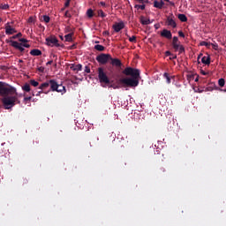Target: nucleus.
I'll return each mask as SVG.
<instances>
[{
  "label": "nucleus",
  "mask_w": 226,
  "mask_h": 226,
  "mask_svg": "<svg viewBox=\"0 0 226 226\" xmlns=\"http://www.w3.org/2000/svg\"><path fill=\"white\" fill-rule=\"evenodd\" d=\"M0 96L4 97L2 103L5 109H11L19 102L16 88L3 81H0Z\"/></svg>",
  "instance_id": "obj_1"
},
{
  "label": "nucleus",
  "mask_w": 226,
  "mask_h": 226,
  "mask_svg": "<svg viewBox=\"0 0 226 226\" xmlns=\"http://www.w3.org/2000/svg\"><path fill=\"white\" fill-rule=\"evenodd\" d=\"M122 73L131 78L120 79L119 82L128 87H135L139 83L140 71L139 69H133V67L128 66L122 71Z\"/></svg>",
  "instance_id": "obj_2"
},
{
  "label": "nucleus",
  "mask_w": 226,
  "mask_h": 226,
  "mask_svg": "<svg viewBox=\"0 0 226 226\" xmlns=\"http://www.w3.org/2000/svg\"><path fill=\"white\" fill-rule=\"evenodd\" d=\"M98 79L103 87L111 84V80L102 67L98 69Z\"/></svg>",
  "instance_id": "obj_3"
},
{
  "label": "nucleus",
  "mask_w": 226,
  "mask_h": 226,
  "mask_svg": "<svg viewBox=\"0 0 226 226\" xmlns=\"http://www.w3.org/2000/svg\"><path fill=\"white\" fill-rule=\"evenodd\" d=\"M50 91H56V93H66V88L62 84H58L55 79H50Z\"/></svg>",
  "instance_id": "obj_4"
},
{
  "label": "nucleus",
  "mask_w": 226,
  "mask_h": 226,
  "mask_svg": "<svg viewBox=\"0 0 226 226\" xmlns=\"http://www.w3.org/2000/svg\"><path fill=\"white\" fill-rule=\"evenodd\" d=\"M172 47L175 52H179V55L185 54V49L183 45L180 44L178 38L174 36L172 40Z\"/></svg>",
  "instance_id": "obj_5"
},
{
  "label": "nucleus",
  "mask_w": 226,
  "mask_h": 226,
  "mask_svg": "<svg viewBox=\"0 0 226 226\" xmlns=\"http://www.w3.org/2000/svg\"><path fill=\"white\" fill-rule=\"evenodd\" d=\"M7 42H11V45L14 49H17V50H20L21 53L25 52V49H30V44H27V43H19V42L15 41H9Z\"/></svg>",
  "instance_id": "obj_6"
},
{
  "label": "nucleus",
  "mask_w": 226,
  "mask_h": 226,
  "mask_svg": "<svg viewBox=\"0 0 226 226\" xmlns=\"http://www.w3.org/2000/svg\"><path fill=\"white\" fill-rule=\"evenodd\" d=\"M58 40L55 36L46 38V44L49 47H61L64 49V45L58 43Z\"/></svg>",
  "instance_id": "obj_7"
},
{
  "label": "nucleus",
  "mask_w": 226,
  "mask_h": 226,
  "mask_svg": "<svg viewBox=\"0 0 226 226\" xmlns=\"http://www.w3.org/2000/svg\"><path fill=\"white\" fill-rule=\"evenodd\" d=\"M111 59V56L109 54H101L97 56L96 60L99 64H106Z\"/></svg>",
  "instance_id": "obj_8"
},
{
  "label": "nucleus",
  "mask_w": 226,
  "mask_h": 226,
  "mask_svg": "<svg viewBox=\"0 0 226 226\" xmlns=\"http://www.w3.org/2000/svg\"><path fill=\"white\" fill-rule=\"evenodd\" d=\"M125 27V24L124 21H120V22H115L112 25V28L116 33H119L120 31H122L123 29H124Z\"/></svg>",
  "instance_id": "obj_9"
},
{
  "label": "nucleus",
  "mask_w": 226,
  "mask_h": 226,
  "mask_svg": "<svg viewBox=\"0 0 226 226\" xmlns=\"http://www.w3.org/2000/svg\"><path fill=\"white\" fill-rule=\"evenodd\" d=\"M166 24H167V26H170L173 28L177 27V23L175 21L174 14H170V16L167 17Z\"/></svg>",
  "instance_id": "obj_10"
},
{
  "label": "nucleus",
  "mask_w": 226,
  "mask_h": 226,
  "mask_svg": "<svg viewBox=\"0 0 226 226\" xmlns=\"http://www.w3.org/2000/svg\"><path fill=\"white\" fill-rule=\"evenodd\" d=\"M16 33H17V31L11 26V23L7 22L5 24V34L7 35H11V34H16Z\"/></svg>",
  "instance_id": "obj_11"
},
{
  "label": "nucleus",
  "mask_w": 226,
  "mask_h": 226,
  "mask_svg": "<svg viewBox=\"0 0 226 226\" xmlns=\"http://www.w3.org/2000/svg\"><path fill=\"white\" fill-rule=\"evenodd\" d=\"M109 60H110V64L113 66L122 67L123 65L122 61L118 58H113L112 56H110Z\"/></svg>",
  "instance_id": "obj_12"
},
{
  "label": "nucleus",
  "mask_w": 226,
  "mask_h": 226,
  "mask_svg": "<svg viewBox=\"0 0 226 226\" xmlns=\"http://www.w3.org/2000/svg\"><path fill=\"white\" fill-rule=\"evenodd\" d=\"M161 37H164L168 40H171L172 39V33L170 31H169L168 29H163L161 33H160Z\"/></svg>",
  "instance_id": "obj_13"
},
{
  "label": "nucleus",
  "mask_w": 226,
  "mask_h": 226,
  "mask_svg": "<svg viewBox=\"0 0 226 226\" xmlns=\"http://www.w3.org/2000/svg\"><path fill=\"white\" fill-rule=\"evenodd\" d=\"M70 69L73 72H81L82 69H83V65L81 64H70Z\"/></svg>",
  "instance_id": "obj_14"
},
{
  "label": "nucleus",
  "mask_w": 226,
  "mask_h": 226,
  "mask_svg": "<svg viewBox=\"0 0 226 226\" xmlns=\"http://www.w3.org/2000/svg\"><path fill=\"white\" fill-rule=\"evenodd\" d=\"M165 3L161 0L160 2H158L157 0L154 1V8L162 10L164 6Z\"/></svg>",
  "instance_id": "obj_15"
},
{
  "label": "nucleus",
  "mask_w": 226,
  "mask_h": 226,
  "mask_svg": "<svg viewBox=\"0 0 226 226\" xmlns=\"http://www.w3.org/2000/svg\"><path fill=\"white\" fill-rule=\"evenodd\" d=\"M30 55L33 56H42V51L38 49H34L30 50Z\"/></svg>",
  "instance_id": "obj_16"
},
{
  "label": "nucleus",
  "mask_w": 226,
  "mask_h": 226,
  "mask_svg": "<svg viewBox=\"0 0 226 226\" xmlns=\"http://www.w3.org/2000/svg\"><path fill=\"white\" fill-rule=\"evenodd\" d=\"M50 87V80L48 82H44L41 85H40L39 89L43 93L47 91V88Z\"/></svg>",
  "instance_id": "obj_17"
},
{
  "label": "nucleus",
  "mask_w": 226,
  "mask_h": 226,
  "mask_svg": "<svg viewBox=\"0 0 226 226\" xmlns=\"http://www.w3.org/2000/svg\"><path fill=\"white\" fill-rule=\"evenodd\" d=\"M201 63L206 65H209L211 64V57L209 56H204L201 58Z\"/></svg>",
  "instance_id": "obj_18"
},
{
  "label": "nucleus",
  "mask_w": 226,
  "mask_h": 226,
  "mask_svg": "<svg viewBox=\"0 0 226 226\" xmlns=\"http://www.w3.org/2000/svg\"><path fill=\"white\" fill-rule=\"evenodd\" d=\"M140 22L144 26H147L151 24V19H146L145 17H141Z\"/></svg>",
  "instance_id": "obj_19"
},
{
  "label": "nucleus",
  "mask_w": 226,
  "mask_h": 226,
  "mask_svg": "<svg viewBox=\"0 0 226 226\" xmlns=\"http://www.w3.org/2000/svg\"><path fill=\"white\" fill-rule=\"evenodd\" d=\"M177 19L181 21V22H187L188 18L185 16V14L183 13H179L177 15Z\"/></svg>",
  "instance_id": "obj_20"
},
{
  "label": "nucleus",
  "mask_w": 226,
  "mask_h": 226,
  "mask_svg": "<svg viewBox=\"0 0 226 226\" xmlns=\"http://www.w3.org/2000/svg\"><path fill=\"white\" fill-rule=\"evenodd\" d=\"M74 35V33H70L67 35L64 36L65 41L72 42L73 41L72 37Z\"/></svg>",
  "instance_id": "obj_21"
},
{
  "label": "nucleus",
  "mask_w": 226,
  "mask_h": 226,
  "mask_svg": "<svg viewBox=\"0 0 226 226\" xmlns=\"http://www.w3.org/2000/svg\"><path fill=\"white\" fill-rule=\"evenodd\" d=\"M22 88H23V91H25L26 93H30V91H31V86H30V84H28V83H26V84L22 87Z\"/></svg>",
  "instance_id": "obj_22"
},
{
  "label": "nucleus",
  "mask_w": 226,
  "mask_h": 226,
  "mask_svg": "<svg viewBox=\"0 0 226 226\" xmlns=\"http://www.w3.org/2000/svg\"><path fill=\"white\" fill-rule=\"evenodd\" d=\"M95 50H99V52H103V50H105L104 46L97 44L94 46Z\"/></svg>",
  "instance_id": "obj_23"
},
{
  "label": "nucleus",
  "mask_w": 226,
  "mask_h": 226,
  "mask_svg": "<svg viewBox=\"0 0 226 226\" xmlns=\"http://www.w3.org/2000/svg\"><path fill=\"white\" fill-rule=\"evenodd\" d=\"M10 5L8 4H0V10L2 11H7L9 10Z\"/></svg>",
  "instance_id": "obj_24"
},
{
  "label": "nucleus",
  "mask_w": 226,
  "mask_h": 226,
  "mask_svg": "<svg viewBox=\"0 0 226 226\" xmlns=\"http://www.w3.org/2000/svg\"><path fill=\"white\" fill-rule=\"evenodd\" d=\"M135 9L137 10H141V11H145L146 9V4H136L134 6Z\"/></svg>",
  "instance_id": "obj_25"
},
{
  "label": "nucleus",
  "mask_w": 226,
  "mask_h": 226,
  "mask_svg": "<svg viewBox=\"0 0 226 226\" xmlns=\"http://www.w3.org/2000/svg\"><path fill=\"white\" fill-rule=\"evenodd\" d=\"M163 78L166 79L167 84H170L171 80H170V75L169 73L165 72L163 74Z\"/></svg>",
  "instance_id": "obj_26"
},
{
  "label": "nucleus",
  "mask_w": 226,
  "mask_h": 226,
  "mask_svg": "<svg viewBox=\"0 0 226 226\" xmlns=\"http://www.w3.org/2000/svg\"><path fill=\"white\" fill-rule=\"evenodd\" d=\"M98 17H101L102 19L107 17V14L102 10H98Z\"/></svg>",
  "instance_id": "obj_27"
},
{
  "label": "nucleus",
  "mask_w": 226,
  "mask_h": 226,
  "mask_svg": "<svg viewBox=\"0 0 226 226\" xmlns=\"http://www.w3.org/2000/svg\"><path fill=\"white\" fill-rule=\"evenodd\" d=\"M87 16L88 19H92L94 17V11L92 9H88L87 11Z\"/></svg>",
  "instance_id": "obj_28"
},
{
  "label": "nucleus",
  "mask_w": 226,
  "mask_h": 226,
  "mask_svg": "<svg viewBox=\"0 0 226 226\" xmlns=\"http://www.w3.org/2000/svg\"><path fill=\"white\" fill-rule=\"evenodd\" d=\"M50 17L48 15H43L41 21L45 22L46 24L49 23Z\"/></svg>",
  "instance_id": "obj_29"
},
{
  "label": "nucleus",
  "mask_w": 226,
  "mask_h": 226,
  "mask_svg": "<svg viewBox=\"0 0 226 226\" xmlns=\"http://www.w3.org/2000/svg\"><path fill=\"white\" fill-rule=\"evenodd\" d=\"M200 46H206L207 49H210L212 43L207 42V41H201V42L200 43Z\"/></svg>",
  "instance_id": "obj_30"
},
{
  "label": "nucleus",
  "mask_w": 226,
  "mask_h": 226,
  "mask_svg": "<svg viewBox=\"0 0 226 226\" xmlns=\"http://www.w3.org/2000/svg\"><path fill=\"white\" fill-rule=\"evenodd\" d=\"M218 84H219V86H220L221 87H222L225 85V80H224V79H220L218 80Z\"/></svg>",
  "instance_id": "obj_31"
},
{
  "label": "nucleus",
  "mask_w": 226,
  "mask_h": 226,
  "mask_svg": "<svg viewBox=\"0 0 226 226\" xmlns=\"http://www.w3.org/2000/svg\"><path fill=\"white\" fill-rule=\"evenodd\" d=\"M30 84L34 87H38L39 86V82L35 81L34 79H31L30 80Z\"/></svg>",
  "instance_id": "obj_32"
},
{
  "label": "nucleus",
  "mask_w": 226,
  "mask_h": 226,
  "mask_svg": "<svg viewBox=\"0 0 226 226\" xmlns=\"http://www.w3.org/2000/svg\"><path fill=\"white\" fill-rule=\"evenodd\" d=\"M32 101V96H27L25 97V99H23V102H25V104H27V102H31Z\"/></svg>",
  "instance_id": "obj_33"
},
{
  "label": "nucleus",
  "mask_w": 226,
  "mask_h": 226,
  "mask_svg": "<svg viewBox=\"0 0 226 226\" xmlns=\"http://www.w3.org/2000/svg\"><path fill=\"white\" fill-rule=\"evenodd\" d=\"M35 22V19L34 17H29L27 19V23L32 24Z\"/></svg>",
  "instance_id": "obj_34"
},
{
  "label": "nucleus",
  "mask_w": 226,
  "mask_h": 226,
  "mask_svg": "<svg viewBox=\"0 0 226 226\" xmlns=\"http://www.w3.org/2000/svg\"><path fill=\"white\" fill-rule=\"evenodd\" d=\"M140 3V4H147L149 3V0H135Z\"/></svg>",
  "instance_id": "obj_35"
},
{
  "label": "nucleus",
  "mask_w": 226,
  "mask_h": 226,
  "mask_svg": "<svg viewBox=\"0 0 226 226\" xmlns=\"http://www.w3.org/2000/svg\"><path fill=\"white\" fill-rule=\"evenodd\" d=\"M129 41H131V42H136L137 41V40H136V36H132V37H129Z\"/></svg>",
  "instance_id": "obj_36"
},
{
  "label": "nucleus",
  "mask_w": 226,
  "mask_h": 226,
  "mask_svg": "<svg viewBox=\"0 0 226 226\" xmlns=\"http://www.w3.org/2000/svg\"><path fill=\"white\" fill-rule=\"evenodd\" d=\"M109 76H110L111 79L115 78V73H114L112 69H109Z\"/></svg>",
  "instance_id": "obj_37"
},
{
  "label": "nucleus",
  "mask_w": 226,
  "mask_h": 226,
  "mask_svg": "<svg viewBox=\"0 0 226 226\" xmlns=\"http://www.w3.org/2000/svg\"><path fill=\"white\" fill-rule=\"evenodd\" d=\"M64 17H65V18H69V19L72 18V14L69 12V11H65Z\"/></svg>",
  "instance_id": "obj_38"
},
{
  "label": "nucleus",
  "mask_w": 226,
  "mask_h": 226,
  "mask_svg": "<svg viewBox=\"0 0 226 226\" xmlns=\"http://www.w3.org/2000/svg\"><path fill=\"white\" fill-rule=\"evenodd\" d=\"M85 72L86 73H90V67H89V65H86L85 66Z\"/></svg>",
  "instance_id": "obj_39"
},
{
  "label": "nucleus",
  "mask_w": 226,
  "mask_h": 226,
  "mask_svg": "<svg viewBox=\"0 0 226 226\" xmlns=\"http://www.w3.org/2000/svg\"><path fill=\"white\" fill-rule=\"evenodd\" d=\"M21 36H22V34L19 33V34H16V35H14V36H12L11 38H12V39H17V38L21 37Z\"/></svg>",
  "instance_id": "obj_40"
},
{
  "label": "nucleus",
  "mask_w": 226,
  "mask_h": 226,
  "mask_svg": "<svg viewBox=\"0 0 226 226\" xmlns=\"http://www.w3.org/2000/svg\"><path fill=\"white\" fill-rule=\"evenodd\" d=\"M177 55H174V54H172L170 56V60H174V59H177Z\"/></svg>",
  "instance_id": "obj_41"
},
{
  "label": "nucleus",
  "mask_w": 226,
  "mask_h": 226,
  "mask_svg": "<svg viewBox=\"0 0 226 226\" xmlns=\"http://www.w3.org/2000/svg\"><path fill=\"white\" fill-rule=\"evenodd\" d=\"M165 56H172V52H170V50H167V51L165 52Z\"/></svg>",
  "instance_id": "obj_42"
},
{
  "label": "nucleus",
  "mask_w": 226,
  "mask_h": 226,
  "mask_svg": "<svg viewBox=\"0 0 226 226\" xmlns=\"http://www.w3.org/2000/svg\"><path fill=\"white\" fill-rule=\"evenodd\" d=\"M72 31V30L71 26H66V27H65V32L71 33Z\"/></svg>",
  "instance_id": "obj_43"
},
{
  "label": "nucleus",
  "mask_w": 226,
  "mask_h": 226,
  "mask_svg": "<svg viewBox=\"0 0 226 226\" xmlns=\"http://www.w3.org/2000/svg\"><path fill=\"white\" fill-rule=\"evenodd\" d=\"M211 46H213V49H214L215 50H217L218 45H217L216 43H215V44L211 43Z\"/></svg>",
  "instance_id": "obj_44"
},
{
  "label": "nucleus",
  "mask_w": 226,
  "mask_h": 226,
  "mask_svg": "<svg viewBox=\"0 0 226 226\" xmlns=\"http://www.w3.org/2000/svg\"><path fill=\"white\" fill-rule=\"evenodd\" d=\"M71 3H69V1L65 0V4H64V6L65 8H69Z\"/></svg>",
  "instance_id": "obj_45"
},
{
  "label": "nucleus",
  "mask_w": 226,
  "mask_h": 226,
  "mask_svg": "<svg viewBox=\"0 0 226 226\" xmlns=\"http://www.w3.org/2000/svg\"><path fill=\"white\" fill-rule=\"evenodd\" d=\"M21 41V43H26L28 41L26 39L21 38L19 40Z\"/></svg>",
  "instance_id": "obj_46"
},
{
  "label": "nucleus",
  "mask_w": 226,
  "mask_h": 226,
  "mask_svg": "<svg viewBox=\"0 0 226 226\" xmlns=\"http://www.w3.org/2000/svg\"><path fill=\"white\" fill-rule=\"evenodd\" d=\"M42 93H43L42 90L38 91V92L35 94V96L38 97V96H40Z\"/></svg>",
  "instance_id": "obj_47"
},
{
  "label": "nucleus",
  "mask_w": 226,
  "mask_h": 226,
  "mask_svg": "<svg viewBox=\"0 0 226 226\" xmlns=\"http://www.w3.org/2000/svg\"><path fill=\"white\" fill-rule=\"evenodd\" d=\"M178 34H179L180 37L185 38V34L182 31H179Z\"/></svg>",
  "instance_id": "obj_48"
},
{
  "label": "nucleus",
  "mask_w": 226,
  "mask_h": 226,
  "mask_svg": "<svg viewBox=\"0 0 226 226\" xmlns=\"http://www.w3.org/2000/svg\"><path fill=\"white\" fill-rule=\"evenodd\" d=\"M200 73L204 76H207L208 74L207 72H206V71H200Z\"/></svg>",
  "instance_id": "obj_49"
},
{
  "label": "nucleus",
  "mask_w": 226,
  "mask_h": 226,
  "mask_svg": "<svg viewBox=\"0 0 226 226\" xmlns=\"http://www.w3.org/2000/svg\"><path fill=\"white\" fill-rule=\"evenodd\" d=\"M73 49H76V44H72V45L70 47V49H71V50H73Z\"/></svg>",
  "instance_id": "obj_50"
},
{
  "label": "nucleus",
  "mask_w": 226,
  "mask_h": 226,
  "mask_svg": "<svg viewBox=\"0 0 226 226\" xmlns=\"http://www.w3.org/2000/svg\"><path fill=\"white\" fill-rule=\"evenodd\" d=\"M52 64H53V60H49V61L47 62L46 64H47V65H51Z\"/></svg>",
  "instance_id": "obj_51"
},
{
  "label": "nucleus",
  "mask_w": 226,
  "mask_h": 226,
  "mask_svg": "<svg viewBox=\"0 0 226 226\" xmlns=\"http://www.w3.org/2000/svg\"><path fill=\"white\" fill-rule=\"evenodd\" d=\"M38 71L41 72H43V67H42V66H40V67L38 68Z\"/></svg>",
  "instance_id": "obj_52"
},
{
  "label": "nucleus",
  "mask_w": 226,
  "mask_h": 226,
  "mask_svg": "<svg viewBox=\"0 0 226 226\" xmlns=\"http://www.w3.org/2000/svg\"><path fill=\"white\" fill-rule=\"evenodd\" d=\"M100 4H101V6H106V3L105 2H101Z\"/></svg>",
  "instance_id": "obj_53"
},
{
  "label": "nucleus",
  "mask_w": 226,
  "mask_h": 226,
  "mask_svg": "<svg viewBox=\"0 0 226 226\" xmlns=\"http://www.w3.org/2000/svg\"><path fill=\"white\" fill-rule=\"evenodd\" d=\"M104 35H109V33L108 31L103 33Z\"/></svg>",
  "instance_id": "obj_54"
},
{
  "label": "nucleus",
  "mask_w": 226,
  "mask_h": 226,
  "mask_svg": "<svg viewBox=\"0 0 226 226\" xmlns=\"http://www.w3.org/2000/svg\"><path fill=\"white\" fill-rule=\"evenodd\" d=\"M31 94H32V96H35V92L34 91H31Z\"/></svg>",
  "instance_id": "obj_55"
},
{
  "label": "nucleus",
  "mask_w": 226,
  "mask_h": 226,
  "mask_svg": "<svg viewBox=\"0 0 226 226\" xmlns=\"http://www.w3.org/2000/svg\"><path fill=\"white\" fill-rule=\"evenodd\" d=\"M110 87H113L114 89L119 88V87H117V86H116V87L110 86Z\"/></svg>",
  "instance_id": "obj_56"
},
{
  "label": "nucleus",
  "mask_w": 226,
  "mask_h": 226,
  "mask_svg": "<svg viewBox=\"0 0 226 226\" xmlns=\"http://www.w3.org/2000/svg\"><path fill=\"white\" fill-rule=\"evenodd\" d=\"M52 56H53L54 58L57 59V56H56V55L53 54Z\"/></svg>",
  "instance_id": "obj_57"
},
{
  "label": "nucleus",
  "mask_w": 226,
  "mask_h": 226,
  "mask_svg": "<svg viewBox=\"0 0 226 226\" xmlns=\"http://www.w3.org/2000/svg\"><path fill=\"white\" fill-rule=\"evenodd\" d=\"M3 22V19L0 17V23Z\"/></svg>",
  "instance_id": "obj_58"
},
{
  "label": "nucleus",
  "mask_w": 226,
  "mask_h": 226,
  "mask_svg": "<svg viewBox=\"0 0 226 226\" xmlns=\"http://www.w3.org/2000/svg\"><path fill=\"white\" fill-rule=\"evenodd\" d=\"M60 38H61V40H63V41H64V37H63V36H60Z\"/></svg>",
  "instance_id": "obj_59"
},
{
  "label": "nucleus",
  "mask_w": 226,
  "mask_h": 226,
  "mask_svg": "<svg viewBox=\"0 0 226 226\" xmlns=\"http://www.w3.org/2000/svg\"><path fill=\"white\" fill-rule=\"evenodd\" d=\"M67 2H69V3H71L72 2V0H66Z\"/></svg>",
  "instance_id": "obj_60"
},
{
  "label": "nucleus",
  "mask_w": 226,
  "mask_h": 226,
  "mask_svg": "<svg viewBox=\"0 0 226 226\" xmlns=\"http://www.w3.org/2000/svg\"><path fill=\"white\" fill-rule=\"evenodd\" d=\"M164 1H166V2H170V0H164Z\"/></svg>",
  "instance_id": "obj_61"
},
{
  "label": "nucleus",
  "mask_w": 226,
  "mask_h": 226,
  "mask_svg": "<svg viewBox=\"0 0 226 226\" xmlns=\"http://www.w3.org/2000/svg\"><path fill=\"white\" fill-rule=\"evenodd\" d=\"M43 93H45V94H47V93H49V91H47V92H43Z\"/></svg>",
  "instance_id": "obj_62"
},
{
  "label": "nucleus",
  "mask_w": 226,
  "mask_h": 226,
  "mask_svg": "<svg viewBox=\"0 0 226 226\" xmlns=\"http://www.w3.org/2000/svg\"><path fill=\"white\" fill-rule=\"evenodd\" d=\"M2 70H4V66H2Z\"/></svg>",
  "instance_id": "obj_63"
},
{
  "label": "nucleus",
  "mask_w": 226,
  "mask_h": 226,
  "mask_svg": "<svg viewBox=\"0 0 226 226\" xmlns=\"http://www.w3.org/2000/svg\"><path fill=\"white\" fill-rule=\"evenodd\" d=\"M198 80H199L198 79H195V81H198Z\"/></svg>",
  "instance_id": "obj_64"
}]
</instances>
